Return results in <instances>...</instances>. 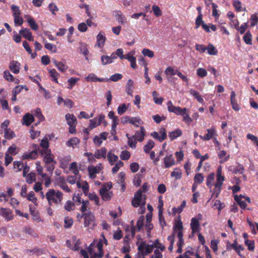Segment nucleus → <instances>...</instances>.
Returning a JSON list of instances; mask_svg holds the SVG:
<instances>
[{
	"label": "nucleus",
	"instance_id": "obj_1",
	"mask_svg": "<svg viewBox=\"0 0 258 258\" xmlns=\"http://www.w3.org/2000/svg\"><path fill=\"white\" fill-rule=\"evenodd\" d=\"M167 109L169 112H173L177 115L182 116V120L187 123H190L192 121V119L189 116L188 109L186 108H181L179 106H175L171 101L167 103Z\"/></svg>",
	"mask_w": 258,
	"mask_h": 258
},
{
	"label": "nucleus",
	"instance_id": "obj_2",
	"mask_svg": "<svg viewBox=\"0 0 258 258\" xmlns=\"http://www.w3.org/2000/svg\"><path fill=\"white\" fill-rule=\"evenodd\" d=\"M102 239H100L96 245L93 242L90 244L88 248V252L92 258H101L103 255V241L107 244V241L104 235H102Z\"/></svg>",
	"mask_w": 258,
	"mask_h": 258
},
{
	"label": "nucleus",
	"instance_id": "obj_3",
	"mask_svg": "<svg viewBox=\"0 0 258 258\" xmlns=\"http://www.w3.org/2000/svg\"><path fill=\"white\" fill-rule=\"evenodd\" d=\"M63 194L59 190L49 189L45 194V197L50 206L53 204H60L62 200Z\"/></svg>",
	"mask_w": 258,
	"mask_h": 258
},
{
	"label": "nucleus",
	"instance_id": "obj_4",
	"mask_svg": "<svg viewBox=\"0 0 258 258\" xmlns=\"http://www.w3.org/2000/svg\"><path fill=\"white\" fill-rule=\"evenodd\" d=\"M222 166H220L217 168V178L216 182L214 184L215 187L213 190V195H215L217 198L218 197L221 189V186L223 184V182L224 181L225 177L222 175Z\"/></svg>",
	"mask_w": 258,
	"mask_h": 258
},
{
	"label": "nucleus",
	"instance_id": "obj_5",
	"mask_svg": "<svg viewBox=\"0 0 258 258\" xmlns=\"http://www.w3.org/2000/svg\"><path fill=\"white\" fill-rule=\"evenodd\" d=\"M82 217L84 220V227L87 228L88 230H92L96 226L95 216L91 212L84 213Z\"/></svg>",
	"mask_w": 258,
	"mask_h": 258
},
{
	"label": "nucleus",
	"instance_id": "obj_6",
	"mask_svg": "<svg viewBox=\"0 0 258 258\" xmlns=\"http://www.w3.org/2000/svg\"><path fill=\"white\" fill-rule=\"evenodd\" d=\"M112 187V183L111 182H107L104 184L100 189V195L103 200L109 201L111 199L113 194L109 190Z\"/></svg>",
	"mask_w": 258,
	"mask_h": 258
},
{
	"label": "nucleus",
	"instance_id": "obj_7",
	"mask_svg": "<svg viewBox=\"0 0 258 258\" xmlns=\"http://www.w3.org/2000/svg\"><path fill=\"white\" fill-rule=\"evenodd\" d=\"M202 215L201 214H199L196 217H193L191 219L190 226L192 233L200 232V221H201L202 219Z\"/></svg>",
	"mask_w": 258,
	"mask_h": 258
},
{
	"label": "nucleus",
	"instance_id": "obj_8",
	"mask_svg": "<svg viewBox=\"0 0 258 258\" xmlns=\"http://www.w3.org/2000/svg\"><path fill=\"white\" fill-rule=\"evenodd\" d=\"M154 249V246L153 243L148 244L145 242H142L138 246V250L142 253V254H139L138 255H145L149 254L153 251Z\"/></svg>",
	"mask_w": 258,
	"mask_h": 258
},
{
	"label": "nucleus",
	"instance_id": "obj_9",
	"mask_svg": "<svg viewBox=\"0 0 258 258\" xmlns=\"http://www.w3.org/2000/svg\"><path fill=\"white\" fill-rule=\"evenodd\" d=\"M142 203H143L144 205L145 204V198L143 199L142 191L141 189H139L135 194L134 198L132 200V203L134 207L137 208L139 207Z\"/></svg>",
	"mask_w": 258,
	"mask_h": 258
},
{
	"label": "nucleus",
	"instance_id": "obj_10",
	"mask_svg": "<svg viewBox=\"0 0 258 258\" xmlns=\"http://www.w3.org/2000/svg\"><path fill=\"white\" fill-rule=\"evenodd\" d=\"M42 156L43 157V161L46 164L53 163H56V162L54 160V155L51 154L50 150H46V151H40Z\"/></svg>",
	"mask_w": 258,
	"mask_h": 258
},
{
	"label": "nucleus",
	"instance_id": "obj_11",
	"mask_svg": "<svg viewBox=\"0 0 258 258\" xmlns=\"http://www.w3.org/2000/svg\"><path fill=\"white\" fill-rule=\"evenodd\" d=\"M102 169V165L101 163L98 164L96 166H90L88 167L89 177L91 179L96 177V174L100 173Z\"/></svg>",
	"mask_w": 258,
	"mask_h": 258
},
{
	"label": "nucleus",
	"instance_id": "obj_12",
	"mask_svg": "<svg viewBox=\"0 0 258 258\" xmlns=\"http://www.w3.org/2000/svg\"><path fill=\"white\" fill-rule=\"evenodd\" d=\"M151 136L159 142H162L167 137L166 132L164 128H161L159 132H153L151 134Z\"/></svg>",
	"mask_w": 258,
	"mask_h": 258
},
{
	"label": "nucleus",
	"instance_id": "obj_13",
	"mask_svg": "<svg viewBox=\"0 0 258 258\" xmlns=\"http://www.w3.org/2000/svg\"><path fill=\"white\" fill-rule=\"evenodd\" d=\"M104 118L105 115L103 114H100L98 118L95 117L93 119H90L89 120L90 124L89 127L90 129L92 130L100 125L101 122L104 121Z\"/></svg>",
	"mask_w": 258,
	"mask_h": 258
},
{
	"label": "nucleus",
	"instance_id": "obj_14",
	"mask_svg": "<svg viewBox=\"0 0 258 258\" xmlns=\"http://www.w3.org/2000/svg\"><path fill=\"white\" fill-rule=\"evenodd\" d=\"M207 134L204 136L200 135L199 137L204 141H209L212 139L214 137L217 135L216 128L214 126H212L210 128H208L206 130Z\"/></svg>",
	"mask_w": 258,
	"mask_h": 258
},
{
	"label": "nucleus",
	"instance_id": "obj_15",
	"mask_svg": "<svg viewBox=\"0 0 258 258\" xmlns=\"http://www.w3.org/2000/svg\"><path fill=\"white\" fill-rule=\"evenodd\" d=\"M0 216L7 221H10L14 218L12 211L8 208H0Z\"/></svg>",
	"mask_w": 258,
	"mask_h": 258
},
{
	"label": "nucleus",
	"instance_id": "obj_16",
	"mask_svg": "<svg viewBox=\"0 0 258 258\" xmlns=\"http://www.w3.org/2000/svg\"><path fill=\"white\" fill-rule=\"evenodd\" d=\"M135 51L132 50L125 54L124 58V59L128 60L131 62V67L134 69L137 68L136 58L135 56Z\"/></svg>",
	"mask_w": 258,
	"mask_h": 258
},
{
	"label": "nucleus",
	"instance_id": "obj_17",
	"mask_svg": "<svg viewBox=\"0 0 258 258\" xmlns=\"http://www.w3.org/2000/svg\"><path fill=\"white\" fill-rule=\"evenodd\" d=\"M173 233L177 235V237H179V235L183 237V226L181 220L177 221L173 226Z\"/></svg>",
	"mask_w": 258,
	"mask_h": 258
},
{
	"label": "nucleus",
	"instance_id": "obj_18",
	"mask_svg": "<svg viewBox=\"0 0 258 258\" xmlns=\"http://www.w3.org/2000/svg\"><path fill=\"white\" fill-rule=\"evenodd\" d=\"M113 13L114 17L118 23L122 25L126 23L127 21L125 17L121 11L117 10L114 11Z\"/></svg>",
	"mask_w": 258,
	"mask_h": 258
},
{
	"label": "nucleus",
	"instance_id": "obj_19",
	"mask_svg": "<svg viewBox=\"0 0 258 258\" xmlns=\"http://www.w3.org/2000/svg\"><path fill=\"white\" fill-rule=\"evenodd\" d=\"M164 163L165 168H169L175 164V161L172 155H166L164 158Z\"/></svg>",
	"mask_w": 258,
	"mask_h": 258
},
{
	"label": "nucleus",
	"instance_id": "obj_20",
	"mask_svg": "<svg viewBox=\"0 0 258 258\" xmlns=\"http://www.w3.org/2000/svg\"><path fill=\"white\" fill-rule=\"evenodd\" d=\"M21 64L17 61L13 60L10 62L9 69L14 74H18L20 72Z\"/></svg>",
	"mask_w": 258,
	"mask_h": 258
},
{
	"label": "nucleus",
	"instance_id": "obj_21",
	"mask_svg": "<svg viewBox=\"0 0 258 258\" xmlns=\"http://www.w3.org/2000/svg\"><path fill=\"white\" fill-rule=\"evenodd\" d=\"M107 154V150L104 147H102L100 149H97L94 152V156L96 159H105Z\"/></svg>",
	"mask_w": 258,
	"mask_h": 258
},
{
	"label": "nucleus",
	"instance_id": "obj_22",
	"mask_svg": "<svg viewBox=\"0 0 258 258\" xmlns=\"http://www.w3.org/2000/svg\"><path fill=\"white\" fill-rule=\"evenodd\" d=\"M146 130L144 126H141L140 130L139 131L136 132L135 135L133 136L136 139L141 142L144 140L145 136Z\"/></svg>",
	"mask_w": 258,
	"mask_h": 258
},
{
	"label": "nucleus",
	"instance_id": "obj_23",
	"mask_svg": "<svg viewBox=\"0 0 258 258\" xmlns=\"http://www.w3.org/2000/svg\"><path fill=\"white\" fill-rule=\"evenodd\" d=\"M38 156V153L36 151H32L31 152H26L22 156V159L23 160H34L36 159Z\"/></svg>",
	"mask_w": 258,
	"mask_h": 258
},
{
	"label": "nucleus",
	"instance_id": "obj_24",
	"mask_svg": "<svg viewBox=\"0 0 258 258\" xmlns=\"http://www.w3.org/2000/svg\"><path fill=\"white\" fill-rule=\"evenodd\" d=\"M19 33L25 38L29 41H33V37L30 30L27 28H23L20 30Z\"/></svg>",
	"mask_w": 258,
	"mask_h": 258
},
{
	"label": "nucleus",
	"instance_id": "obj_25",
	"mask_svg": "<svg viewBox=\"0 0 258 258\" xmlns=\"http://www.w3.org/2000/svg\"><path fill=\"white\" fill-rule=\"evenodd\" d=\"M24 17L26 19L27 23L32 30L34 31L38 30V26L36 24L34 19L31 16L25 15Z\"/></svg>",
	"mask_w": 258,
	"mask_h": 258
},
{
	"label": "nucleus",
	"instance_id": "obj_26",
	"mask_svg": "<svg viewBox=\"0 0 258 258\" xmlns=\"http://www.w3.org/2000/svg\"><path fill=\"white\" fill-rule=\"evenodd\" d=\"M77 187L81 188L85 195L88 194L89 191V185L86 181H78L77 182Z\"/></svg>",
	"mask_w": 258,
	"mask_h": 258
},
{
	"label": "nucleus",
	"instance_id": "obj_27",
	"mask_svg": "<svg viewBox=\"0 0 258 258\" xmlns=\"http://www.w3.org/2000/svg\"><path fill=\"white\" fill-rule=\"evenodd\" d=\"M105 40L106 37L104 35L103 33L102 32H100L97 36L96 45L98 47L102 48L104 45Z\"/></svg>",
	"mask_w": 258,
	"mask_h": 258
},
{
	"label": "nucleus",
	"instance_id": "obj_28",
	"mask_svg": "<svg viewBox=\"0 0 258 258\" xmlns=\"http://www.w3.org/2000/svg\"><path fill=\"white\" fill-rule=\"evenodd\" d=\"M228 170L234 174H242L244 171V167L242 165L238 164L236 167H234L233 166H229L228 167Z\"/></svg>",
	"mask_w": 258,
	"mask_h": 258
},
{
	"label": "nucleus",
	"instance_id": "obj_29",
	"mask_svg": "<svg viewBox=\"0 0 258 258\" xmlns=\"http://www.w3.org/2000/svg\"><path fill=\"white\" fill-rule=\"evenodd\" d=\"M71 160L70 156H65L60 159L59 167L62 168L64 171L68 168V163Z\"/></svg>",
	"mask_w": 258,
	"mask_h": 258
},
{
	"label": "nucleus",
	"instance_id": "obj_30",
	"mask_svg": "<svg viewBox=\"0 0 258 258\" xmlns=\"http://www.w3.org/2000/svg\"><path fill=\"white\" fill-rule=\"evenodd\" d=\"M108 161L111 165H114L116 162H117L118 157L117 155L113 154L112 151H109L107 153L106 156Z\"/></svg>",
	"mask_w": 258,
	"mask_h": 258
},
{
	"label": "nucleus",
	"instance_id": "obj_31",
	"mask_svg": "<svg viewBox=\"0 0 258 258\" xmlns=\"http://www.w3.org/2000/svg\"><path fill=\"white\" fill-rule=\"evenodd\" d=\"M79 139L77 137H74L69 139L66 142V145L69 147H72L73 148H75L79 144Z\"/></svg>",
	"mask_w": 258,
	"mask_h": 258
},
{
	"label": "nucleus",
	"instance_id": "obj_32",
	"mask_svg": "<svg viewBox=\"0 0 258 258\" xmlns=\"http://www.w3.org/2000/svg\"><path fill=\"white\" fill-rule=\"evenodd\" d=\"M53 63L57 69L61 72H65L68 68L67 65L61 61H58L56 60H53Z\"/></svg>",
	"mask_w": 258,
	"mask_h": 258
},
{
	"label": "nucleus",
	"instance_id": "obj_33",
	"mask_svg": "<svg viewBox=\"0 0 258 258\" xmlns=\"http://www.w3.org/2000/svg\"><path fill=\"white\" fill-rule=\"evenodd\" d=\"M86 80L88 82H102L104 81L103 78H98L95 74L93 73L90 74L86 78Z\"/></svg>",
	"mask_w": 258,
	"mask_h": 258
},
{
	"label": "nucleus",
	"instance_id": "obj_34",
	"mask_svg": "<svg viewBox=\"0 0 258 258\" xmlns=\"http://www.w3.org/2000/svg\"><path fill=\"white\" fill-rule=\"evenodd\" d=\"M24 123L27 126L30 125L34 120V116L29 113L25 114L23 118Z\"/></svg>",
	"mask_w": 258,
	"mask_h": 258
},
{
	"label": "nucleus",
	"instance_id": "obj_35",
	"mask_svg": "<svg viewBox=\"0 0 258 258\" xmlns=\"http://www.w3.org/2000/svg\"><path fill=\"white\" fill-rule=\"evenodd\" d=\"M189 93H190V94L191 95H192V96H194L197 100V101L199 102H200L201 103H204V99L203 98L202 96L200 95V94L198 92H197V91H196L192 89H191L189 90Z\"/></svg>",
	"mask_w": 258,
	"mask_h": 258
},
{
	"label": "nucleus",
	"instance_id": "obj_36",
	"mask_svg": "<svg viewBox=\"0 0 258 258\" xmlns=\"http://www.w3.org/2000/svg\"><path fill=\"white\" fill-rule=\"evenodd\" d=\"M133 86L134 81L131 79L128 80L125 87V91L128 95L132 96H133Z\"/></svg>",
	"mask_w": 258,
	"mask_h": 258
},
{
	"label": "nucleus",
	"instance_id": "obj_37",
	"mask_svg": "<svg viewBox=\"0 0 258 258\" xmlns=\"http://www.w3.org/2000/svg\"><path fill=\"white\" fill-rule=\"evenodd\" d=\"M80 49L81 53L86 57V59H87V55L89 54V51L88 50L87 48V44L83 43V42H80Z\"/></svg>",
	"mask_w": 258,
	"mask_h": 258
},
{
	"label": "nucleus",
	"instance_id": "obj_38",
	"mask_svg": "<svg viewBox=\"0 0 258 258\" xmlns=\"http://www.w3.org/2000/svg\"><path fill=\"white\" fill-rule=\"evenodd\" d=\"M182 135V131L180 129H176L174 131L171 132L169 134V137L171 140H173Z\"/></svg>",
	"mask_w": 258,
	"mask_h": 258
},
{
	"label": "nucleus",
	"instance_id": "obj_39",
	"mask_svg": "<svg viewBox=\"0 0 258 258\" xmlns=\"http://www.w3.org/2000/svg\"><path fill=\"white\" fill-rule=\"evenodd\" d=\"M79 80V78L72 77L69 79L68 80V86L67 88L70 90L72 89Z\"/></svg>",
	"mask_w": 258,
	"mask_h": 258
},
{
	"label": "nucleus",
	"instance_id": "obj_40",
	"mask_svg": "<svg viewBox=\"0 0 258 258\" xmlns=\"http://www.w3.org/2000/svg\"><path fill=\"white\" fill-rule=\"evenodd\" d=\"M208 53L210 55H216L218 53V50L212 44H209L207 47Z\"/></svg>",
	"mask_w": 258,
	"mask_h": 258
},
{
	"label": "nucleus",
	"instance_id": "obj_41",
	"mask_svg": "<svg viewBox=\"0 0 258 258\" xmlns=\"http://www.w3.org/2000/svg\"><path fill=\"white\" fill-rule=\"evenodd\" d=\"M126 137L128 139V146L133 148L135 149L136 147L137 140L136 138L133 136H129L128 134H126Z\"/></svg>",
	"mask_w": 258,
	"mask_h": 258
},
{
	"label": "nucleus",
	"instance_id": "obj_42",
	"mask_svg": "<svg viewBox=\"0 0 258 258\" xmlns=\"http://www.w3.org/2000/svg\"><path fill=\"white\" fill-rule=\"evenodd\" d=\"M4 137L7 140H11L15 137V134L11 128L6 129L4 131Z\"/></svg>",
	"mask_w": 258,
	"mask_h": 258
},
{
	"label": "nucleus",
	"instance_id": "obj_43",
	"mask_svg": "<svg viewBox=\"0 0 258 258\" xmlns=\"http://www.w3.org/2000/svg\"><path fill=\"white\" fill-rule=\"evenodd\" d=\"M177 238H178V241L177 243V249L176 252L178 253H181L182 251V247L184 244V240L183 237H181L180 235Z\"/></svg>",
	"mask_w": 258,
	"mask_h": 258
},
{
	"label": "nucleus",
	"instance_id": "obj_44",
	"mask_svg": "<svg viewBox=\"0 0 258 258\" xmlns=\"http://www.w3.org/2000/svg\"><path fill=\"white\" fill-rule=\"evenodd\" d=\"M131 124L134 125L136 127H139L140 125L143 124V121L139 117H131Z\"/></svg>",
	"mask_w": 258,
	"mask_h": 258
},
{
	"label": "nucleus",
	"instance_id": "obj_45",
	"mask_svg": "<svg viewBox=\"0 0 258 258\" xmlns=\"http://www.w3.org/2000/svg\"><path fill=\"white\" fill-rule=\"evenodd\" d=\"M66 119L69 125H73L77 121L76 117L72 114H67Z\"/></svg>",
	"mask_w": 258,
	"mask_h": 258
},
{
	"label": "nucleus",
	"instance_id": "obj_46",
	"mask_svg": "<svg viewBox=\"0 0 258 258\" xmlns=\"http://www.w3.org/2000/svg\"><path fill=\"white\" fill-rule=\"evenodd\" d=\"M130 106V104H126L123 103L118 106L117 108V113L119 115L123 114L127 109Z\"/></svg>",
	"mask_w": 258,
	"mask_h": 258
},
{
	"label": "nucleus",
	"instance_id": "obj_47",
	"mask_svg": "<svg viewBox=\"0 0 258 258\" xmlns=\"http://www.w3.org/2000/svg\"><path fill=\"white\" fill-rule=\"evenodd\" d=\"M178 70L174 69L172 67H168L165 70V74L168 76H173L177 75Z\"/></svg>",
	"mask_w": 258,
	"mask_h": 258
},
{
	"label": "nucleus",
	"instance_id": "obj_48",
	"mask_svg": "<svg viewBox=\"0 0 258 258\" xmlns=\"http://www.w3.org/2000/svg\"><path fill=\"white\" fill-rule=\"evenodd\" d=\"M49 73L50 77L52 78V80L58 83V77L59 76V74L56 71L55 69H51L49 71Z\"/></svg>",
	"mask_w": 258,
	"mask_h": 258
},
{
	"label": "nucleus",
	"instance_id": "obj_49",
	"mask_svg": "<svg viewBox=\"0 0 258 258\" xmlns=\"http://www.w3.org/2000/svg\"><path fill=\"white\" fill-rule=\"evenodd\" d=\"M215 179V174L213 173H210L207 177L206 184L211 189L213 183Z\"/></svg>",
	"mask_w": 258,
	"mask_h": 258
},
{
	"label": "nucleus",
	"instance_id": "obj_50",
	"mask_svg": "<svg viewBox=\"0 0 258 258\" xmlns=\"http://www.w3.org/2000/svg\"><path fill=\"white\" fill-rule=\"evenodd\" d=\"M171 176L176 179H180L182 176L181 171L179 168H176L171 173Z\"/></svg>",
	"mask_w": 258,
	"mask_h": 258
},
{
	"label": "nucleus",
	"instance_id": "obj_51",
	"mask_svg": "<svg viewBox=\"0 0 258 258\" xmlns=\"http://www.w3.org/2000/svg\"><path fill=\"white\" fill-rule=\"evenodd\" d=\"M154 248L159 249L160 251H163L165 249V246L162 243L159 242V239H156L153 243Z\"/></svg>",
	"mask_w": 258,
	"mask_h": 258
},
{
	"label": "nucleus",
	"instance_id": "obj_52",
	"mask_svg": "<svg viewBox=\"0 0 258 258\" xmlns=\"http://www.w3.org/2000/svg\"><path fill=\"white\" fill-rule=\"evenodd\" d=\"M186 206V201H183L181 205L178 208L174 207L172 208L173 214L175 215L176 213H180L182 212L183 209Z\"/></svg>",
	"mask_w": 258,
	"mask_h": 258
},
{
	"label": "nucleus",
	"instance_id": "obj_53",
	"mask_svg": "<svg viewBox=\"0 0 258 258\" xmlns=\"http://www.w3.org/2000/svg\"><path fill=\"white\" fill-rule=\"evenodd\" d=\"M40 145L41 147L42 148V149L41 151H46V150H49L48 149V147H49L48 140L46 137L43 138L41 140Z\"/></svg>",
	"mask_w": 258,
	"mask_h": 258
},
{
	"label": "nucleus",
	"instance_id": "obj_54",
	"mask_svg": "<svg viewBox=\"0 0 258 258\" xmlns=\"http://www.w3.org/2000/svg\"><path fill=\"white\" fill-rule=\"evenodd\" d=\"M155 145L154 142L152 140H149L147 143L144 147L145 152L148 153L154 147Z\"/></svg>",
	"mask_w": 258,
	"mask_h": 258
},
{
	"label": "nucleus",
	"instance_id": "obj_55",
	"mask_svg": "<svg viewBox=\"0 0 258 258\" xmlns=\"http://www.w3.org/2000/svg\"><path fill=\"white\" fill-rule=\"evenodd\" d=\"M72 243L74 246H72V249L74 250H78L81 245V241L79 239H77L76 237H73Z\"/></svg>",
	"mask_w": 258,
	"mask_h": 258
},
{
	"label": "nucleus",
	"instance_id": "obj_56",
	"mask_svg": "<svg viewBox=\"0 0 258 258\" xmlns=\"http://www.w3.org/2000/svg\"><path fill=\"white\" fill-rule=\"evenodd\" d=\"M240 197H238L237 195H235L234 196V200L237 202L241 209H244L246 208L247 205L244 200L240 199Z\"/></svg>",
	"mask_w": 258,
	"mask_h": 258
},
{
	"label": "nucleus",
	"instance_id": "obj_57",
	"mask_svg": "<svg viewBox=\"0 0 258 258\" xmlns=\"http://www.w3.org/2000/svg\"><path fill=\"white\" fill-rule=\"evenodd\" d=\"M27 199L37 205V198L35 196L34 192L33 191H30L25 197Z\"/></svg>",
	"mask_w": 258,
	"mask_h": 258
},
{
	"label": "nucleus",
	"instance_id": "obj_58",
	"mask_svg": "<svg viewBox=\"0 0 258 258\" xmlns=\"http://www.w3.org/2000/svg\"><path fill=\"white\" fill-rule=\"evenodd\" d=\"M13 166L16 172L20 171L24 168V164L21 161H14Z\"/></svg>",
	"mask_w": 258,
	"mask_h": 258
},
{
	"label": "nucleus",
	"instance_id": "obj_59",
	"mask_svg": "<svg viewBox=\"0 0 258 258\" xmlns=\"http://www.w3.org/2000/svg\"><path fill=\"white\" fill-rule=\"evenodd\" d=\"M88 198L91 201H93L95 202V203L96 205H99V199L97 195L94 193H88Z\"/></svg>",
	"mask_w": 258,
	"mask_h": 258
},
{
	"label": "nucleus",
	"instance_id": "obj_60",
	"mask_svg": "<svg viewBox=\"0 0 258 258\" xmlns=\"http://www.w3.org/2000/svg\"><path fill=\"white\" fill-rule=\"evenodd\" d=\"M142 53L143 55L149 58H153L154 56V52L148 48H144L142 51Z\"/></svg>",
	"mask_w": 258,
	"mask_h": 258
},
{
	"label": "nucleus",
	"instance_id": "obj_61",
	"mask_svg": "<svg viewBox=\"0 0 258 258\" xmlns=\"http://www.w3.org/2000/svg\"><path fill=\"white\" fill-rule=\"evenodd\" d=\"M251 34L250 31H247L244 35L243 39L245 43L247 44H251Z\"/></svg>",
	"mask_w": 258,
	"mask_h": 258
},
{
	"label": "nucleus",
	"instance_id": "obj_62",
	"mask_svg": "<svg viewBox=\"0 0 258 258\" xmlns=\"http://www.w3.org/2000/svg\"><path fill=\"white\" fill-rule=\"evenodd\" d=\"M26 179L28 183L31 184L36 180L35 174L34 173H30L26 175Z\"/></svg>",
	"mask_w": 258,
	"mask_h": 258
},
{
	"label": "nucleus",
	"instance_id": "obj_63",
	"mask_svg": "<svg viewBox=\"0 0 258 258\" xmlns=\"http://www.w3.org/2000/svg\"><path fill=\"white\" fill-rule=\"evenodd\" d=\"M207 74V71L204 68H200L197 70V75L200 78L205 77Z\"/></svg>",
	"mask_w": 258,
	"mask_h": 258
},
{
	"label": "nucleus",
	"instance_id": "obj_64",
	"mask_svg": "<svg viewBox=\"0 0 258 258\" xmlns=\"http://www.w3.org/2000/svg\"><path fill=\"white\" fill-rule=\"evenodd\" d=\"M101 63L103 65H106L107 64L111 63L112 62L110 59L109 56L103 55L101 57Z\"/></svg>",
	"mask_w": 258,
	"mask_h": 258
}]
</instances>
